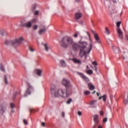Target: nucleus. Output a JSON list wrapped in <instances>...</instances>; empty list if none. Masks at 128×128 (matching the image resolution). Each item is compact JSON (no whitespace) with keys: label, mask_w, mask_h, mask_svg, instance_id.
<instances>
[{"label":"nucleus","mask_w":128,"mask_h":128,"mask_svg":"<svg viewBox=\"0 0 128 128\" xmlns=\"http://www.w3.org/2000/svg\"><path fill=\"white\" fill-rule=\"evenodd\" d=\"M90 46L89 48H86L88 42H82L80 40L79 43L74 42V39L70 36H66L62 38L60 42V44L64 48H71L73 52H78L80 50L79 55L81 58L86 56L90 54V51L92 50L94 43L92 38H90Z\"/></svg>","instance_id":"nucleus-1"},{"label":"nucleus","mask_w":128,"mask_h":128,"mask_svg":"<svg viewBox=\"0 0 128 128\" xmlns=\"http://www.w3.org/2000/svg\"><path fill=\"white\" fill-rule=\"evenodd\" d=\"M51 94L52 96H54L56 98L61 96L66 98L70 96V91L68 89L66 90L62 88L56 90V88L54 87L51 88Z\"/></svg>","instance_id":"nucleus-2"},{"label":"nucleus","mask_w":128,"mask_h":128,"mask_svg":"<svg viewBox=\"0 0 128 128\" xmlns=\"http://www.w3.org/2000/svg\"><path fill=\"white\" fill-rule=\"evenodd\" d=\"M34 92V88L30 84H28V88L26 92V94L24 95V97L26 98V96H28V94L30 95L32 94Z\"/></svg>","instance_id":"nucleus-3"},{"label":"nucleus","mask_w":128,"mask_h":128,"mask_svg":"<svg viewBox=\"0 0 128 128\" xmlns=\"http://www.w3.org/2000/svg\"><path fill=\"white\" fill-rule=\"evenodd\" d=\"M34 22H36V19H33L25 24H22V26L24 28H30L32 26V24Z\"/></svg>","instance_id":"nucleus-4"},{"label":"nucleus","mask_w":128,"mask_h":128,"mask_svg":"<svg viewBox=\"0 0 128 128\" xmlns=\"http://www.w3.org/2000/svg\"><path fill=\"white\" fill-rule=\"evenodd\" d=\"M24 40V38L22 37L19 38L18 39H16L11 42L12 44L14 45V46H18L19 44H20L22 41Z\"/></svg>","instance_id":"nucleus-5"},{"label":"nucleus","mask_w":128,"mask_h":128,"mask_svg":"<svg viewBox=\"0 0 128 128\" xmlns=\"http://www.w3.org/2000/svg\"><path fill=\"white\" fill-rule=\"evenodd\" d=\"M62 84H63V86H64L66 88H70V86H72V85H70V82L66 79L62 80Z\"/></svg>","instance_id":"nucleus-6"},{"label":"nucleus","mask_w":128,"mask_h":128,"mask_svg":"<svg viewBox=\"0 0 128 128\" xmlns=\"http://www.w3.org/2000/svg\"><path fill=\"white\" fill-rule=\"evenodd\" d=\"M92 32L94 34V38L96 40V44L98 42V44H102V41L100 40V37H98V34H96V32H94V31H92Z\"/></svg>","instance_id":"nucleus-7"},{"label":"nucleus","mask_w":128,"mask_h":128,"mask_svg":"<svg viewBox=\"0 0 128 128\" xmlns=\"http://www.w3.org/2000/svg\"><path fill=\"white\" fill-rule=\"evenodd\" d=\"M117 32L119 38L122 40L124 38V35L122 34V31L120 30V28H117Z\"/></svg>","instance_id":"nucleus-8"},{"label":"nucleus","mask_w":128,"mask_h":128,"mask_svg":"<svg viewBox=\"0 0 128 128\" xmlns=\"http://www.w3.org/2000/svg\"><path fill=\"white\" fill-rule=\"evenodd\" d=\"M43 46H44V48L46 50V52H48L49 50L50 52H52V49H50V46H48V44H43Z\"/></svg>","instance_id":"nucleus-9"},{"label":"nucleus","mask_w":128,"mask_h":128,"mask_svg":"<svg viewBox=\"0 0 128 128\" xmlns=\"http://www.w3.org/2000/svg\"><path fill=\"white\" fill-rule=\"evenodd\" d=\"M34 72L38 76H42V70H41V69H36L34 70Z\"/></svg>","instance_id":"nucleus-10"},{"label":"nucleus","mask_w":128,"mask_h":128,"mask_svg":"<svg viewBox=\"0 0 128 128\" xmlns=\"http://www.w3.org/2000/svg\"><path fill=\"white\" fill-rule=\"evenodd\" d=\"M112 49L114 52L116 54H120V48H118V47L114 46L112 47Z\"/></svg>","instance_id":"nucleus-11"},{"label":"nucleus","mask_w":128,"mask_h":128,"mask_svg":"<svg viewBox=\"0 0 128 128\" xmlns=\"http://www.w3.org/2000/svg\"><path fill=\"white\" fill-rule=\"evenodd\" d=\"M82 14L80 12H77L75 14V18L76 20H80V18H82Z\"/></svg>","instance_id":"nucleus-12"},{"label":"nucleus","mask_w":128,"mask_h":128,"mask_svg":"<svg viewBox=\"0 0 128 128\" xmlns=\"http://www.w3.org/2000/svg\"><path fill=\"white\" fill-rule=\"evenodd\" d=\"M94 120L95 124H98L100 120L98 119V116L97 114L94 115Z\"/></svg>","instance_id":"nucleus-13"},{"label":"nucleus","mask_w":128,"mask_h":128,"mask_svg":"<svg viewBox=\"0 0 128 128\" xmlns=\"http://www.w3.org/2000/svg\"><path fill=\"white\" fill-rule=\"evenodd\" d=\"M88 88H89L90 90H94L96 87L92 84L89 83L88 84Z\"/></svg>","instance_id":"nucleus-14"},{"label":"nucleus","mask_w":128,"mask_h":128,"mask_svg":"<svg viewBox=\"0 0 128 128\" xmlns=\"http://www.w3.org/2000/svg\"><path fill=\"white\" fill-rule=\"evenodd\" d=\"M44 28L40 30L39 32H38V34H44V32H46V26H44Z\"/></svg>","instance_id":"nucleus-15"},{"label":"nucleus","mask_w":128,"mask_h":128,"mask_svg":"<svg viewBox=\"0 0 128 128\" xmlns=\"http://www.w3.org/2000/svg\"><path fill=\"white\" fill-rule=\"evenodd\" d=\"M72 60H73V62H75V64H82V61L78 60V58H72Z\"/></svg>","instance_id":"nucleus-16"},{"label":"nucleus","mask_w":128,"mask_h":128,"mask_svg":"<svg viewBox=\"0 0 128 128\" xmlns=\"http://www.w3.org/2000/svg\"><path fill=\"white\" fill-rule=\"evenodd\" d=\"M102 98L103 102H106V95L104 94V95H103L102 96H100V97L98 98V100H102Z\"/></svg>","instance_id":"nucleus-17"},{"label":"nucleus","mask_w":128,"mask_h":128,"mask_svg":"<svg viewBox=\"0 0 128 128\" xmlns=\"http://www.w3.org/2000/svg\"><path fill=\"white\" fill-rule=\"evenodd\" d=\"M90 104L91 106H94V108H96V100H94L91 101Z\"/></svg>","instance_id":"nucleus-18"},{"label":"nucleus","mask_w":128,"mask_h":128,"mask_svg":"<svg viewBox=\"0 0 128 128\" xmlns=\"http://www.w3.org/2000/svg\"><path fill=\"white\" fill-rule=\"evenodd\" d=\"M60 64L62 66L65 68V66H66V62H64V60H61L60 61Z\"/></svg>","instance_id":"nucleus-19"},{"label":"nucleus","mask_w":128,"mask_h":128,"mask_svg":"<svg viewBox=\"0 0 128 128\" xmlns=\"http://www.w3.org/2000/svg\"><path fill=\"white\" fill-rule=\"evenodd\" d=\"M80 75L82 78H83V80H88V77L84 76L83 74L80 73Z\"/></svg>","instance_id":"nucleus-20"},{"label":"nucleus","mask_w":128,"mask_h":128,"mask_svg":"<svg viewBox=\"0 0 128 128\" xmlns=\"http://www.w3.org/2000/svg\"><path fill=\"white\" fill-rule=\"evenodd\" d=\"M110 14H111V16H112L114 17V16L116 14V11L115 10H112L110 12Z\"/></svg>","instance_id":"nucleus-21"},{"label":"nucleus","mask_w":128,"mask_h":128,"mask_svg":"<svg viewBox=\"0 0 128 128\" xmlns=\"http://www.w3.org/2000/svg\"><path fill=\"white\" fill-rule=\"evenodd\" d=\"M105 34H110V30H108V28H105Z\"/></svg>","instance_id":"nucleus-22"},{"label":"nucleus","mask_w":128,"mask_h":128,"mask_svg":"<svg viewBox=\"0 0 128 128\" xmlns=\"http://www.w3.org/2000/svg\"><path fill=\"white\" fill-rule=\"evenodd\" d=\"M86 72L88 74H94V72L92 71V70H87Z\"/></svg>","instance_id":"nucleus-23"},{"label":"nucleus","mask_w":128,"mask_h":128,"mask_svg":"<svg viewBox=\"0 0 128 128\" xmlns=\"http://www.w3.org/2000/svg\"><path fill=\"white\" fill-rule=\"evenodd\" d=\"M80 32H76L74 34H73V36L74 38H78V36H80Z\"/></svg>","instance_id":"nucleus-24"},{"label":"nucleus","mask_w":128,"mask_h":128,"mask_svg":"<svg viewBox=\"0 0 128 128\" xmlns=\"http://www.w3.org/2000/svg\"><path fill=\"white\" fill-rule=\"evenodd\" d=\"M38 26L34 25L32 27V28H33V30H38Z\"/></svg>","instance_id":"nucleus-25"},{"label":"nucleus","mask_w":128,"mask_h":128,"mask_svg":"<svg viewBox=\"0 0 128 128\" xmlns=\"http://www.w3.org/2000/svg\"><path fill=\"white\" fill-rule=\"evenodd\" d=\"M72 102V99L70 98L67 101L66 104H70V102Z\"/></svg>","instance_id":"nucleus-26"},{"label":"nucleus","mask_w":128,"mask_h":128,"mask_svg":"<svg viewBox=\"0 0 128 128\" xmlns=\"http://www.w3.org/2000/svg\"><path fill=\"white\" fill-rule=\"evenodd\" d=\"M0 110L2 112H4V110H6V108L4 107L0 106Z\"/></svg>","instance_id":"nucleus-27"},{"label":"nucleus","mask_w":128,"mask_h":128,"mask_svg":"<svg viewBox=\"0 0 128 128\" xmlns=\"http://www.w3.org/2000/svg\"><path fill=\"white\" fill-rule=\"evenodd\" d=\"M84 94H86V96H88V94H90V92L86 90L84 92Z\"/></svg>","instance_id":"nucleus-28"},{"label":"nucleus","mask_w":128,"mask_h":128,"mask_svg":"<svg viewBox=\"0 0 128 128\" xmlns=\"http://www.w3.org/2000/svg\"><path fill=\"white\" fill-rule=\"evenodd\" d=\"M120 24H122L121 22H118L116 23V26L118 28H120Z\"/></svg>","instance_id":"nucleus-29"},{"label":"nucleus","mask_w":128,"mask_h":128,"mask_svg":"<svg viewBox=\"0 0 128 128\" xmlns=\"http://www.w3.org/2000/svg\"><path fill=\"white\" fill-rule=\"evenodd\" d=\"M92 70H94L96 71V73L98 74V68L96 67V66H94Z\"/></svg>","instance_id":"nucleus-30"},{"label":"nucleus","mask_w":128,"mask_h":128,"mask_svg":"<svg viewBox=\"0 0 128 128\" xmlns=\"http://www.w3.org/2000/svg\"><path fill=\"white\" fill-rule=\"evenodd\" d=\"M0 70H1L2 72H6V70H4V66H0Z\"/></svg>","instance_id":"nucleus-31"},{"label":"nucleus","mask_w":128,"mask_h":128,"mask_svg":"<svg viewBox=\"0 0 128 128\" xmlns=\"http://www.w3.org/2000/svg\"><path fill=\"white\" fill-rule=\"evenodd\" d=\"M1 36H6V31H3L1 33Z\"/></svg>","instance_id":"nucleus-32"},{"label":"nucleus","mask_w":128,"mask_h":128,"mask_svg":"<svg viewBox=\"0 0 128 128\" xmlns=\"http://www.w3.org/2000/svg\"><path fill=\"white\" fill-rule=\"evenodd\" d=\"M4 82L5 84H8V78H6V76H4Z\"/></svg>","instance_id":"nucleus-33"},{"label":"nucleus","mask_w":128,"mask_h":128,"mask_svg":"<svg viewBox=\"0 0 128 128\" xmlns=\"http://www.w3.org/2000/svg\"><path fill=\"white\" fill-rule=\"evenodd\" d=\"M10 106L11 108H14V104L13 103H10Z\"/></svg>","instance_id":"nucleus-34"},{"label":"nucleus","mask_w":128,"mask_h":128,"mask_svg":"<svg viewBox=\"0 0 128 128\" xmlns=\"http://www.w3.org/2000/svg\"><path fill=\"white\" fill-rule=\"evenodd\" d=\"M24 124L26 125L28 124V120L24 119Z\"/></svg>","instance_id":"nucleus-35"},{"label":"nucleus","mask_w":128,"mask_h":128,"mask_svg":"<svg viewBox=\"0 0 128 128\" xmlns=\"http://www.w3.org/2000/svg\"><path fill=\"white\" fill-rule=\"evenodd\" d=\"M39 12H40V11H38V10H36V11L34 12V14L35 16H38V14Z\"/></svg>","instance_id":"nucleus-36"},{"label":"nucleus","mask_w":128,"mask_h":128,"mask_svg":"<svg viewBox=\"0 0 128 128\" xmlns=\"http://www.w3.org/2000/svg\"><path fill=\"white\" fill-rule=\"evenodd\" d=\"M78 116H82V112H80V111H78Z\"/></svg>","instance_id":"nucleus-37"},{"label":"nucleus","mask_w":128,"mask_h":128,"mask_svg":"<svg viewBox=\"0 0 128 128\" xmlns=\"http://www.w3.org/2000/svg\"><path fill=\"white\" fill-rule=\"evenodd\" d=\"M108 122V118H104L103 120V122Z\"/></svg>","instance_id":"nucleus-38"},{"label":"nucleus","mask_w":128,"mask_h":128,"mask_svg":"<svg viewBox=\"0 0 128 128\" xmlns=\"http://www.w3.org/2000/svg\"><path fill=\"white\" fill-rule=\"evenodd\" d=\"M92 64H94V66H98V62L96 61H94L92 62Z\"/></svg>","instance_id":"nucleus-39"},{"label":"nucleus","mask_w":128,"mask_h":128,"mask_svg":"<svg viewBox=\"0 0 128 128\" xmlns=\"http://www.w3.org/2000/svg\"><path fill=\"white\" fill-rule=\"evenodd\" d=\"M124 102L125 104H127L128 103V100L127 99L126 100H124Z\"/></svg>","instance_id":"nucleus-40"},{"label":"nucleus","mask_w":128,"mask_h":128,"mask_svg":"<svg viewBox=\"0 0 128 128\" xmlns=\"http://www.w3.org/2000/svg\"><path fill=\"white\" fill-rule=\"evenodd\" d=\"M10 42H8V41H6L5 42V44H10Z\"/></svg>","instance_id":"nucleus-41"},{"label":"nucleus","mask_w":128,"mask_h":128,"mask_svg":"<svg viewBox=\"0 0 128 128\" xmlns=\"http://www.w3.org/2000/svg\"><path fill=\"white\" fill-rule=\"evenodd\" d=\"M100 116H104V112H102V110H101L100 112Z\"/></svg>","instance_id":"nucleus-42"},{"label":"nucleus","mask_w":128,"mask_h":128,"mask_svg":"<svg viewBox=\"0 0 128 128\" xmlns=\"http://www.w3.org/2000/svg\"><path fill=\"white\" fill-rule=\"evenodd\" d=\"M62 118H64V112H62Z\"/></svg>","instance_id":"nucleus-43"},{"label":"nucleus","mask_w":128,"mask_h":128,"mask_svg":"<svg viewBox=\"0 0 128 128\" xmlns=\"http://www.w3.org/2000/svg\"><path fill=\"white\" fill-rule=\"evenodd\" d=\"M30 52H34V49L32 48H30Z\"/></svg>","instance_id":"nucleus-44"},{"label":"nucleus","mask_w":128,"mask_h":128,"mask_svg":"<svg viewBox=\"0 0 128 128\" xmlns=\"http://www.w3.org/2000/svg\"><path fill=\"white\" fill-rule=\"evenodd\" d=\"M42 126H46V123L44 122H42Z\"/></svg>","instance_id":"nucleus-45"},{"label":"nucleus","mask_w":128,"mask_h":128,"mask_svg":"<svg viewBox=\"0 0 128 128\" xmlns=\"http://www.w3.org/2000/svg\"><path fill=\"white\" fill-rule=\"evenodd\" d=\"M96 94H97L98 96H100V93L97 92V93H96Z\"/></svg>","instance_id":"nucleus-46"},{"label":"nucleus","mask_w":128,"mask_h":128,"mask_svg":"<svg viewBox=\"0 0 128 128\" xmlns=\"http://www.w3.org/2000/svg\"><path fill=\"white\" fill-rule=\"evenodd\" d=\"M36 8V4H34V8Z\"/></svg>","instance_id":"nucleus-47"},{"label":"nucleus","mask_w":128,"mask_h":128,"mask_svg":"<svg viewBox=\"0 0 128 128\" xmlns=\"http://www.w3.org/2000/svg\"><path fill=\"white\" fill-rule=\"evenodd\" d=\"M80 2V0H76V2Z\"/></svg>","instance_id":"nucleus-48"},{"label":"nucleus","mask_w":128,"mask_h":128,"mask_svg":"<svg viewBox=\"0 0 128 128\" xmlns=\"http://www.w3.org/2000/svg\"><path fill=\"white\" fill-rule=\"evenodd\" d=\"M96 91H94V92H92V94H96Z\"/></svg>","instance_id":"nucleus-49"},{"label":"nucleus","mask_w":128,"mask_h":128,"mask_svg":"<svg viewBox=\"0 0 128 128\" xmlns=\"http://www.w3.org/2000/svg\"><path fill=\"white\" fill-rule=\"evenodd\" d=\"M96 128V124L95 125H94V128Z\"/></svg>","instance_id":"nucleus-50"},{"label":"nucleus","mask_w":128,"mask_h":128,"mask_svg":"<svg viewBox=\"0 0 128 128\" xmlns=\"http://www.w3.org/2000/svg\"><path fill=\"white\" fill-rule=\"evenodd\" d=\"M98 128H102V126H99L98 127Z\"/></svg>","instance_id":"nucleus-51"},{"label":"nucleus","mask_w":128,"mask_h":128,"mask_svg":"<svg viewBox=\"0 0 128 128\" xmlns=\"http://www.w3.org/2000/svg\"><path fill=\"white\" fill-rule=\"evenodd\" d=\"M11 112H12H12H14V110H11Z\"/></svg>","instance_id":"nucleus-52"},{"label":"nucleus","mask_w":128,"mask_h":128,"mask_svg":"<svg viewBox=\"0 0 128 128\" xmlns=\"http://www.w3.org/2000/svg\"><path fill=\"white\" fill-rule=\"evenodd\" d=\"M90 67H91V68L92 69V68H94V66H90Z\"/></svg>","instance_id":"nucleus-53"},{"label":"nucleus","mask_w":128,"mask_h":128,"mask_svg":"<svg viewBox=\"0 0 128 128\" xmlns=\"http://www.w3.org/2000/svg\"><path fill=\"white\" fill-rule=\"evenodd\" d=\"M86 68H90L88 67V66H86Z\"/></svg>","instance_id":"nucleus-54"},{"label":"nucleus","mask_w":128,"mask_h":128,"mask_svg":"<svg viewBox=\"0 0 128 128\" xmlns=\"http://www.w3.org/2000/svg\"><path fill=\"white\" fill-rule=\"evenodd\" d=\"M87 34H88V36H90V34L88 32H87Z\"/></svg>","instance_id":"nucleus-55"},{"label":"nucleus","mask_w":128,"mask_h":128,"mask_svg":"<svg viewBox=\"0 0 128 128\" xmlns=\"http://www.w3.org/2000/svg\"><path fill=\"white\" fill-rule=\"evenodd\" d=\"M123 58L124 60L125 59L124 57H123Z\"/></svg>","instance_id":"nucleus-56"},{"label":"nucleus","mask_w":128,"mask_h":128,"mask_svg":"<svg viewBox=\"0 0 128 128\" xmlns=\"http://www.w3.org/2000/svg\"><path fill=\"white\" fill-rule=\"evenodd\" d=\"M85 58H86V56Z\"/></svg>","instance_id":"nucleus-57"},{"label":"nucleus","mask_w":128,"mask_h":128,"mask_svg":"<svg viewBox=\"0 0 128 128\" xmlns=\"http://www.w3.org/2000/svg\"><path fill=\"white\" fill-rule=\"evenodd\" d=\"M120 14H122V12H120Z\"/></svg>","instance_id":"nucleus-58"}]
</instances>
